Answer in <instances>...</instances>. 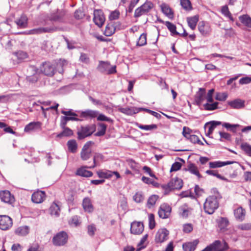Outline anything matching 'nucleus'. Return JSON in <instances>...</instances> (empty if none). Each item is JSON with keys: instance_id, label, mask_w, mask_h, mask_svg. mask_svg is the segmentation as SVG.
Segmentation results:
<instances>
[{"instance_id": "1", "label": "nucleus", "mask_w": 251, "mask_h": 251, "mask_svg": "<svg viewBox=\"0 0 251 251\" xmlns=\"http://www.w3.org/2000/svg\"><path fill=\"white\" fill-rule=\"evenodd\" d=\"M219 207V202L215 196L208 197L204 203L203 208L205 213L212 214Z\"/></svg>"}, {"instance_id": "2", "label": "nucleus", "mask_w": 251, "mask_h": 251, "mask_svg": "<svg viewBox=\"0 0 251 251\" xmlns=\"http://www.w3.org/2000/svg\"><path fill=\"white\" fill-rule=\"evenodd\" d=\"M96 129V126L94 124L81 126L78 129L77 132L78 139L81 140L90 136L95 131Z\"/></svg>"}, {"instance_id": "3", "label": "nucleus", "mask_w": 251, "mask_h": 251, "mask_svg": "<svg viewBox=\"0 0 251 251\" xmlns=\"http://www.w3.org/2000/svg\"><path fill=\"white\" fill-rule=\"evenodd\" d=\"M97 69L100 72L107 75L115 74L117 72L116 66L114 65L110 67V63L107 61H100Z\"/></svg>"}, {"instance_id": "4", "label": "nucleus", "mask_w": 251, "mask_h": 251, "mask_svg": "<svg viewBox=\"0 0 251 251\" xmlns=\"http://www.w3.org/2000/svg\"><path fill=\"white\" fill-rule=\"evenodd\" d=\"M153 4L151 1H147L137 8L134 12V17L138 18L142 15L147 14L153 8Z\"/></svg>"}, {"instance_id": "5", "label": "nucleus", "mask_w": 251, "mask_h": 251, "mask_svg": "<svg viewBox=\"0 0 251 251\" xmlns=\"http://www.w3.org/2000/svg\"><path fill=\"white\" fill-rule=\"evenodd\" d=\"M68 239V236L65 231H61L57 233L52 239V243L56 246H62L65 245Z\"/></svg>"}, {"instance_id": "6", "label": "nucleus", "mask_w": 251, "mask_h": 251, "mask_svg": "<svg viewBox=\"0 0 251 251\" xmlns=\"http://www.w3.org/2000/svg\"><path fill=\"white\" fill-rule=\"evenodd\" d=\"M40 71L45 75L52 76L56 71L55 64L50 62H46L40 67Z\"/></svg>"}, {"instance_id": "7", "label": "nucleus", "mask_w": 251, "mask_h": 251, "mask_svg": "<svg viewBox=\"0 0 251 251\" xmlns=\"http://www.w3.org/2000/svg\"><path fill=\"white\" fill-rule=\"evenodd\" d=\"M105 18L103 11L100 9H96L94 11L93 21L99 27H101L105 22Z\"/></svg>"}, {"instance_id": "8", "label": "nucleus", "mask_w": 251, "mask_h": 251, "mask_svg": "<svg viewBox=\"0 0 251 251\" xmlns=\"http://www.w3.org/2000/svg\"><path fill=\"white\" fill-rule=\"evenodd\" d=\"M57 28L56 27H40L34 28L27 31V34H40L45 33H51L57 31Z\"/></svg>"}, {"instance_id": "9", "label": "nucleus", "mask_w": 251, "mask_h": 251, "mask_svg": "<svg viewBox=\"0 0 251 251\" xmlns=\"http://www.w3.org/2000/svg\"><path fill=\"white\" fill-rule=\"evenodd\" d=\"M38 79V70L34 66H30L27 70L26 79L29 82L34 83Z\"/></svg>"}, {"instance_id": "10", "label": "nucleus", "mask_w": 251, "mask_h": 251, "mask_svg": "<svg viewBox=\"0 0 251 251\" xmlns=\"http://www.w3.org/2000/svg\"><path fill=\"white\" fill-rule=\"evenodd\" d=\"M169 232L166 228L159 229L156 232L155 241L157 243H161L168 239Z\"/></svg>"}, {"instance_id": "11", "label": "nucleus", "mask_w": 251, "mask_h": 251, "mask_svg": "<svg viewBox=\"0 0 251 251\" xmlns=\"http://www.w3.org/2000/svg\"><path fill=\"white\" fill-rule=\"evenodd\" d=\"M12 219L6 215L0 216V228L6 230L10 228L12 226Z\"/></svg>"}, {"instance_id": "12", "label": "nucleus", "mask_w": 251, "mask_h": 251, "mask_svg": "<svg viewBox=\"0 0 251 251\" xmlns=\"http://www.w3.org/2000/svg\"><path fill=\"white\" fill-rule=\"evenodd\" d=\"M171 207L168 204L163 203L161 204L158 211L159 217L162 219L168 218L171 214Z\"/></svg>"}, {"instance_id": "13", "label": "nucleus", "mask_w": 251, "mask_h": 251, "mask_svg": "<svg viewBox=\"0 0 251 251\" xmlns=\"http://www.w3.org/2000/svg\"><path fill=\"white\" fill-rule=\"evenodd\" d=\"M0 199L2 201L10 204L13 203L15 201L14 196L8 190L0 192Z\"/></svg>"}, {"instance_id": "14", "label": "nucleus", "mask_w": 251, "mask_h": 251, "mask_svg": "<svg viewBox=\"0 0 251 251\" xmlns=\"http://www.w3.org/2000/svg\"><path fill=\"white\" fill-rule=\"evenodd\" d=\"M46 198V193L42 191H37L33 193L31 196L32 201L35 203H40L44 201Z\"/></svg>"}, {"instance_id": "15", "label": "nucleus", "mask_w": 251, "mask_h": 251, "mask_svg": "<svg viewBox=\"0 0 251 251\" xmlns=\"http://www.w3.org/2000/svg\"><path fill=\"white\" fill-rule=\"evenodd\" d=\"M143 108H137L133 106L122 107L119 108V111L127 115L131 116L142 111Z\"/></svg>"}, {"instance_id": "16", "label": "nucleus", "mask_w": 251, "mask_h": 251, "mask_svg": "<svg viewBox=\"0 0 251 251\" xmlns=\"http://www.w3.org/2000/svg\"><path fill=\"white\" fill-rule=\"evenodd\" d=\"M144 230V225L142 223L134 222L131 223L130 232L133 234H140Z\"/></svg>"}, {"instance_id": "17", "label": "nucleus", "mask_w": 251, "mask_h": 251, "mask_svg": "<svg viewBox=\"0 0 251 251\" xmlns=\"http://www.w3.org/2000/svg\"><path fill=\"white\" fill-rule=\"evenodd\" d=\"M192 208L186 203L181 205L178 208V214L183 218H186L191 213Z\"/></svg>"}, {"instance_id": "18", "label": "nucleus", "mask_w": 251, "mask_h": 251, "mask_svg": "<svg viewBox=\"0 0 251 251\" xmlns=\"http://www.w3.org/2000/svg\"><path fill=\"white\" fill-rule=\"evenodd\" d=\"M198 29L201 33L204 36L208 35L211 31V28L208 23L203 21L199 23Z\"/></svg>"}, {"instance_id": "19", "label": "nucleus", "mask_w": 251, "mask_h": 251, "mask_svg": "<svg viewBox=\"0 0 251 251\" xmlns=\"http://www.w3.org/2000/svg\"><path fill=\"white\" fill-rule=\"evenodd\" d=\"M42 123L40 122H31L27 125L24 129L26 132H29L38 129H41Z\"/></svg>"}, {"instance_id": "20", "label": "nucleus", "mask_w": 251, "mask_h": 251, "mask_svg": "<svg viewBox=\"0 0 251 251\" xmlns=\"http://www.w3.org/2000/svg\"><path fill=\"white\" fill-rule=\"evenodd\" d=\"M227 103L231 107L234 109H240L245 106V100L239 99L228 101Z\"/></svg>"}, {"instance_id": "21", "label": "nucleus", "mask_w": 251, "mask_h": 251, "mask_svg": "<svg viewBox=\"0 0 251 251\" xmlns=\"http://www.w3.org/2000/svg\"><path fill=\"white\" fill-rule=\"evenodd\" d=\"M170 185L173 189H180L183 186V182L180 178L176 177L172 178L169 182Z\"/></svg>"}, {"instance_id": "22", "label": "nucleus", "mask_w": 251, "mask_h": 251, "mask_svg": "<svg viewBox=\"0 0 251 251\" xmlns=\"http://www.w3.org/2000/svg\"><path fill=\"white\" fill-rule=\"evenodd\" d=\"M89 167H90L84 166L79 168L77 169L76 172V175L86 177L92 176H93V173L91 171L86 170V168H90Z\"/></svg>"}, {"instance_id": "23", "label": "nucleus", "mask_w": 251, "mask_h": 251, "mask_svg": "<svg viewBox=\"0 0 251 251\" xmlns=\"http://www.w3.org/2000/svg\"><path fill=\"white\" fill-rule=\"evenodd\" d=\"M56 71H58L59 73H63L64 71L63 68L68 64V62L65 59H60L59 60H56V62L54 63Z\"/></svg>"}, {"instance_id": "24", "label": "nucleus", "mask_w": 251, "mask_h": 251, "mask_svg": "<svg viewBox=\"0 0 251 251\" xmlns=\"http://www.w3.org/2000/svg\"><path fill=\"white\" fill-rule=\"evenodd\" d=\"M82 205L84 210L86 212L91 213L94 210L91 201L89 198H85L83 199Z\"/></svg>"}, {"instance_id": "25", "label": "nucleus", "mask_w": 251, "mask_h": 251, "mask_svg": "<svg viewBox=\"0 0 251 251\" xmlns=\"http://www.w3.org/2000/svg\"><path fill=\"white\" fill-rule=\"evenodd\" d=\"M199 21V16L195 15L192 17L187 18V22L190 28L194 30L196 28L197 24Z\"/></svg>"}, {"instance_id": "26", "label": "nucleus", "mask_w": 251, "mask_h": 251, "mask_svg": "<svg viewBox=\"0 0 251 251\" xmlns=\"http://www.w3.org/2000/svg\"><path fill=\"white\" fill-rule=\"evenodd\" d=\"M245 210L241 207L237 208L234 212L236 219L240 221H243L245 219Z\"/></svg>"}, {"instance_id": "27", "label": "nucleus", "mask_w": 251, "mask_h": 251, "mask_svg": "<svg viewBox=\"0 0 251 251\" xmlns=\"http://www.w3.org/2000/svg\"><path fill=\"white\" fill-rule=\"evenodd\" d=\"M205 99L206 96L205 89L201 88H200L196 98L197 103L198 104H201Z\"/></svg>"}, {"instance_id": "28", "label": "nucleus", "mask_w": 251, "mask_h": 251, "mask_svg": "<svg viewBox=\"0 0 251 251\" xmlns=\"http://www.w3.org/2000/svg\"><path fill=\"white\" fill-rule=\"evenodd\" d=\"M185 170L188 171L191 174L197 176L199 178L202 177L199 172L198 167L194 164L189 163L185 169Z\"/></svg>"}, {"instance_id": "29", "label": "nucleus", "mask_w": 251, "mask_h": 251, "mask_svg": "<svg viewBox=\"0 0 251 251\" xmlns=\"http://www.w3.org/2000/svg\"><path fill=\"white\" fill-rule=\"evenodd\" d=\"M127 165L136 174L139 173L140 165L132 159H127L126 160Z\"/></svg>"}, {"instance_id": "30", "label": "nucleus", "mask_w": 251, "mask_h": 251, "mask_svg": "<svg viewBox=\"0 0 251 251\" xmlns=\"http://www.w3.org/2000/svg\"><path fill=\"white\" fill-rule=\"evenodd\" d=\"M60 211V209L59 204L55 202H53L50 208V214L51 215L58 217L59 215Z\"/></svg>"}, {"instance_id": "31", "label": "nucleus", "mask_w": 251, "mask_h": 251, "mask_svg": "<svg viewBox=\"0 0 251 251\" xmlns=\"http://www.w3.org/2000/svg\"><path fill=\"white\" fill-rule=\"evenodd\" d=\"M29 227L27 226H22L18 227L16 230V234L20 236H25L28 234L29 232Z\"/></svg>"}, {"instance_id": "32", "label": "nucleus", "mask_w": 251, "mask_h": 251, "mask_svg": "<svg viewBox=\"0 0 251 251\" xmlns=\"http://www.w3.org/2000/svg\"><path fill=\"white\" fill-rule=\"evenodd\" d=\"M233 163V162L231 161H225V162H222V161H215V162H210L209 163V167L210 168H219L223 167L224 166L231 164Z\"/></svg>"}, {"instance_id": "33", "label": "nucleus", "mask_w": 251, "mask_h": 251, "mask_svg": "<svg viewBox=\"0 0 251 251\" xmlns=\"http://www.w3.org/2000/svg\"><path fill=\"white\" fill-rule=\"evenodd\" d=\"M27 20L26 16L23 14L19 19L16 20V23L20 27L25 28L27 25Z\"/></svg>"}, {"instance_id": "34", "label": "nucleus", "mask_w": 251, "mask_h": 251, "mask_svg": "<svg viewBox=\"0 0 251 251\" xmlns=\"http://www.w3.org/2000/svg\"><path fill=\"white\" fill-rule=\"evenodd\" d=\"M162 12L169 18L173 17V12L171 8L166 4L163 3L161 5Z\"/></svg>"}, {"instance_id": "35", "label": "nucleus", "mask_w": 251, "mask_h": 251, "mask_svg": "<svg viewBox=\"0 0 251 251\" xmlns=\"http://www.w3.org/2000/svg\"><path fill=\"white\" fill-rule=\"evenodd\" d=\"M198 244L197 241L193 242L186 243L183 244L182 248L184 251H194Z\"/></svg>"}, {"instance_id": "36", "label": "nucleus", "mask_w": 251, "mask_h": 251, "mask_svg": "<svg viewBox=\"0 0 251 251\" xmlns=\"http://www.w3.org/2000/svg\"><path fill=\"white\" fill-rule=\"evenodd\" d=\"M115 26L112 23H109L105 27V29L104 34L106 36H110L113 35L115 32Z\"/></svg>"}, {"instance_id": "37", "label": "nucleus", "mask_w": 251, "mask_h": 251, "mask_svg": "<svg viewBox=\"0 0 251 251\" xmlns=\"http://www.w3.org/2000/svg\"><path fill=\"white\" fill-rule=\"evenodd\" d=\"M98 131L95 134L96 136H101L105 134L107 126L103 123H99L98 124Z\"/></svg>"}, {"instance_id": "38", "label": "nucleus", "mask_w": 251, "mask_h": 251, "mask_svg": "<svg viewBox=\"0 0 251 251\" xmlns=\"http://www.w3.org/2000/svg\"><path fill=\"white\" fill-rule=\"evenodd\" d=\"M228 220L226 218L221 217L218 220L219 227L221 230L224 229L228 225Z\"/></svg>"}, {"instance_id": "39", "label": "nucleus", "mask_w": 251, "mask_h": 251, "mask_svg": "<svg viewBox=\"0 0 251 251\" xmlns=\"http://www.w3.org/2000/svg\"><path fill=\"white\" fill-rule=\"evenodd\" d=\"M63 131L57 135V137L61 138L62 137H67L73 135V131L69 127L63 128Z\"/></svg>"}, {"instance_id": "40", "label": "nucleus", "mask_w": 251, "mask_h": 251, "mask_svg": "<svg viewBox=\"0 0 251 251\" xmlns=\"http://www.w3.org/2000/svg\"><path fill=\"white\" fill-rule=\"evenodd\" d=\"M165 25L167 27L169 31L171 32L172 35L179 34V33L176 31V26L174 24L167 21L165 22Z\"/></svg>"}, {"instance_id": "41", "label": "nucleus", "mask_w": 251, "mask_h": 251, "mask_svg": "<svg viewBox=\"0 0 251 251\" xmlns=\"http://www.w3.org/2000/svg\"><path fill=\"white\" fill-rule=\"evenodd\" d=\"M158 199V196L156 195H152L148 199L147 206L148 208H151L155 205L156 201Z\"/></svg>"}, {"instance_id": "42", "label": "nucleus", "mask_w": 251, "mask_h": 251, "mask_svg": "<svg viewBox=\"0 0 251 251\" xmlns=\"http://www.w3.org/2000/svg\"><path fill=\"white\" fill-rule=\"evenodd\" d=\"M67 146L68 147L69 150L72 152H75L76 151L77 145L76 142V141L75 140H69L67 142Z\"/></svg>"}, {"instance_id": "43", "label": "nucleus", "mask_w": 251, "mask_h": 251, "mask_svg": "<svg viewBox=\"0 0 251 251\" xmlns=\"http://www.w3.org/2000/svg\"><path fill=\"white\" fill-rule=\"evenodd\" d=\"M239 19L242 24L247 26L251 27V18L245 15L240 16Z\"/></svg>"}, {"instance_id": "44", "label": "nucleus", "mask_w": 251, "mask_h": 251, "mask_svg": "<svg viewBox=\"0 0 251 251\" xmlns=\"http://www.w3.org/2000/svg\"><path fill=\"white\" fill-rule=\"evenodd\" d=\"M186 136H188L187 139H188L192 143H197L201 145H203V143L201 141V140L197 135L194 134L188 135V134H186Z\"/></svg>"}, {"instance_id": "45", "label": "nucleus", "mask_w": 251, "mask_h": 251, "mask_svg": "<svg viewBox=\"0 0 251 251\" xmlns=\"http://www.w3.org/2000/svg\"><path fill=\"white\" fill-rule=\"evenodd\" d=\"M147 44V34L142 33L139 37L137 42V46H143Z\"/></svg>"}, {"instance_id": "46", "label": "nucleus", "mask_w": 251, "mask_h": 251, "mask_svg": "<svg viewBox=\"0 0 251 251\" xmlns=\"http://www.w3.org/2000/svg\"><path fill=\"white\" fill-rule=\"evenodd\" d=\"M13 54L19 60H23L27 57V53L23 51H19L13 52Z\"/></svg>"}, {"instance_id": "47", "label": "nucleus", "mask_w": 251, "mask_h": 251, "mask_svg": "<svg viewBox=\"0 0 251 251\" xmlns=\"http://www.w3.org/2000/svg\"><path fill=\"white\" fill-rule=\"evenodd\" d=\"M133 199L136 202L140 203L143 201L144 197L141 192H138L133 196Z\"/></svg>"}, {"instance_id": "48", "label": "nucleus", "mask_w": 251, "mask_h": 251, "mask_svg": "<svg viewBox=\"0 0 251 251\" xmlns=\"http://www.w3.org/2000/svg\"><path fill=\"white\" fill-rule=\"evenodd\" d=\"M218 102H215L213 103H206L203 105L204 108L207 110H214L218 108Z\"/></svg>"}, {"instance_id": "49", "label": "nucleus", "mask_w": 251, "mask_h": 251, "mask_svg": "<svg viewBox=\"0 0 251 251\" xmlns=\"http://www.w3.org/2000/svg\"><path fill=\"white\" fill-rule=\"evenodd\" d=\"M98 175L100 178H108L112 176V172L107 171L106 172H99Z\"/></svg>"}, {"instance_id": "50", "label": "nucleus", "mask_w": 251, "mask_h": 251, "mask_svg": "<svg viewBox=\"0 0 251 251\" xmlns=\"http://www.w3.org/2000/svg\"><path fill=\"white\" fill-rule=\"evenodd\" d=\"M138 127L139 128L145 130H151L157 128V126L155 124L150 125H138Z\"/></svg>"}, {"instance_id": "51", "label": "nucleus", "mask_w": 251, "mask_h": 251, "mask_svg": "<svg viewBox=\"0 0 251 251\" xmlns=\"http://www.w3.org/2000/svg\"><path fill=\"white\" fill-rule=\"evenodd\" d=\"M222 13L226 17L228 18L231 21H234V19L231 14L229 11L227 6H224L222 8Z\"/></svg>"}, {"instance_id": "52", "label": "nucleus", "mask_w": 251, "mask_h": 251, "mask_svg": "<svg viewBox=\"0 0 251 251\" xmlns=\"http://www.w3.org/2000/svg\"><path fill=\"white\" fill-rule=\"evenodd\" d=\"M241 149L250 156L251 157V146L247 143L241 145Z\"/></svg>"}, {"instance_id": "53", "label": "nucleus", "mask_w": 251, "mask_h": 251, "mask_svg": "<svg viewBox=\"0 0 251 251\" xmlns=\"http://www.w3.org/2000/svg\"><path fill=\"white\" fill-rule=\"evenodd\" d=\"M223 126L226 127L227 129L229 130L235 132H236V128L239 126V125H231L229 123H224L222 124Z\"/></svg>"}, {"instance_id": "54", "label": "nucleus", "mask_w": 251, "mask_h": 251, "mask_svg": "<svg viewBox=\"0 0 251 251\" xmlns=\"http://www.w3.org/2000/svg\"><path fill=\"white\" fill-rule=\"evenodd\" d=\"M180 4L182 7L186 10H191L192 8L189 0H180Z\"/></svg>"}, {"instance_id": "55", "label": "nucleus", "mask_w": 251, "mask_h": 251, "mask_svg": "<svg viewBox=\"0 0 251 251\" xmlns=\"http://www.w3.org/2000/svg\"><path fill=\"white\" fill-rule=\"evenodd\" d=\"M103 158V155L99 153H96L93 157V162L94 165L92 166H90V168H94L96 166V162L100 160H102Z\"/></svg>"}, {"instance_id": "56", "label": "nucleus", "mask_w": 251, "mask_h": 251, "mask_svg": "<svg viewBox=\"0 0 251 251\" xmlns=\"http://www.w3.org/2000/svg\"><path fill=\"white\" fill-rule=\"evenodd\" d=\"M149 227L152 229L155 226V222L154 220V216L153 214H150L149 215Z\"/></svg>"}, {"instance_id": "57", "label": "nucleus", "mask_w": 251, "mask_h": 251, "mask_svg": "<svg viewBox=\"0 0 251 251\" xmlns=\"http://www.w3.org/2000/svg\"><path fill=\"white\" fill-rule=\"evenodd\" d=\"M91 151H81L80 155L81 158L83 160H88L91 156Z\"/></svg>"}, {"instance_id": "58", "label": "nucleus", "mask_w": 251, "mask_h": 251, "mask_svg": "<svg viewBox=\"0 0 251 251\" xmlns=\"http://www.w3.org/2000/svg\"><path fill=\"white\" fill-rule=\"evenodd\" d=\"M98 112L96 111L88 110L83 112V114L86 116H89L91 118H95L98 115Z\"/></svg>"}, {"instance_id": "59", "label": "nucleus", "mask_w": 251, "mask_h": 251, "mask_svg": "<svg viewBox=\"0 0 251 251\" xmlns=\"http://www.w3.org/2000/svg\"><path fill=\"white\" fill-rule=\"evenodd\" d=\"M69 223L71 225L77 226L80 224L79 219L77 216H75L72 218Z\"/></svg>"}, {"instance_id": "60", "label": "nucleus", "mask_w": 251, "mask_h": 251, "mask_svg": "<svg viewBox=\"0 0 251 251\" xmlns=\"http://www.w3.org/2000/svg\"><path fill=\"white\" fill-rule=\"evenodd\" d=\"M227 98V94L225 93H217L216 96V99L220 101L225 100Z\"/></svg>"}, {"instance_id": "61", "label": "nucleus", "mask_w": 251, "mask_h": 251, "mask_svg": "<svg viewBox=\"0 0 251 251\" xmlns=\"http://www.w3.org/2000/svg\"><path fill=\"white\" fill-rule=\"evenodd\" d=\"M239 229L242 230H251V223H245L240 225L238 226Z\"/></svg>"}, {"instance_id": "62", "label": "nucleus", "mask_w": 251, "mask_h": 251, "mask_svg": "<svg viewBox=\"0 0 251 251\" xmlns=\"http://www.w3.org/2000/svg\"><path fill=\"white\" fill-rule=\"evenodd\" d=\"M181 167V164L180 163L178 162H176L172 165L170 172L177 171L180 169Z\"/></svg>"}, {"instance_id": "63", "label": "nucleus", "mask_w": 251, "mask_h": 251, "mask_svg": "<svg viewBox=\"0 0 251 251\" xmlns=\"http://www.w3.org/2000/svg\"><path fill=\"white\" fill-rule=\"evenodd\" d=\"M214 92V90L213 89H210L208 91L207 95L206 96V99L207 100V102H212L213 101V94Z\"/></svg>"}, {"instance_id": "64", "label": "nucleus", "mask_w": 251, "mask_h": 251, "mask_svg": "<svg viewBox=\"0 0 251 251\" xmlns=\"http://www.w3.org/2000/svg\"><path fill=\"white\" fill-rule=\"evenodd\" d=\"M251 82V77H244L239 80V83L241 84H246Z\"/></svg>"}]
</instances>
